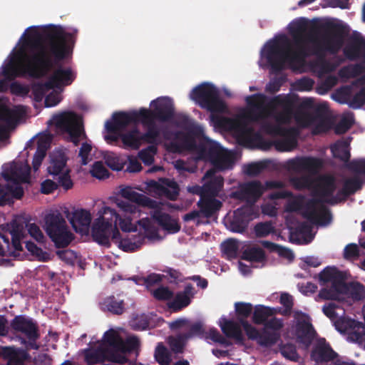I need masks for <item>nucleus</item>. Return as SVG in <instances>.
Segmentation results:
<instances>
[{
	"instance_id": "obj_1",
	"label": "nucleus",
	"mask_w": 365,
	"mask_h": 365,
	"mask_svg": "<svg viewBox=\"0 0 365 365\" xmlns=\"http://www.w3.org/2000/svg\"><path fill=\"white\" fill-rule=\"evenodd\" d=\"M26 31L21 46L3 67V75L9 81L44 77L72 51L77 34V30L66 32L62 26L53 24L44 26L41 32L36 26H30L23 36Z\"/></svg>"
},
{
	"instance_id": "obj_2",
	"label": "nucleus",
	"mask_w": 365,
	"mask_h": 365,
	"mask_svg": "<svg viewBox=\"0 0 365 365\" xmlns=\"http://www.w3.org/2000/svg\"><path fill=\"white\" fill-rule=\"evenodd\" d=\"M295 43L297 50L292 51L290 40L285 35H282L266 44L264 55L274 71H282L286 63L295 71L304 64L307 57L313 55V46L311 49L309 48L302 38H296Z\"/></svg>"
},
{
	"instance_id": "obj_3",
	"label": "nucleus",
	"mask_w": 365,
	"mask_h": 365,
	"mask_svg": "<svg viewBox=\"0 0 365 365\" xmlns=\"http://www.w3.org/2000/svg\"><path fill=\"white\" fill-rule=\"evenodd\" d=\"M324 33L320 38L317 33L309 35V41L313 42L312 53L317 56L314 67L320 75L334 71L336 66L325 58L326 52L335 54L339 51L344 43V29L338 24L327 22L322 26Z\"/></svg>"
},
{
	"instance_id": "obj_4",
	"label": "nucleus",
	"mask_w": 365,
	"mask_h": 365,
	"mask_svg": "<svg viewBox=\"0 0 365 365\" xmlns=\"http://www.w3.org/2000/svg\"><path fill=\"white\" fill-rule=\"evenodd\" d=\"M245 101L254 120L274 115L280 125L289 123L292 120L293 108L287 97L278 95L269 98L263 93H255L247 96Z\"/></svg>"
},
{
	"instance_id": "obj_5",
	"label": "nucleus",
	"mask_w": 365,
	"mask_h": 365,
	"mask_svg": "<svg viewBox=\"0 0 365 365\" xmlns=\"http://www.w3.org/2000/svg\"><path fill=\"white\" fill-rule=\"evenodd\" d=\"M174 138L178 142H171L169 145V150L180 153L182 150L197 152L200 158L206 155H212L216 153V148L208 140L202 141L198 144L196 139L204 138V130L202 127H194L187 130L186 132L177 131L174 133Z\"/></svg>"
},
{
	"instance_id": "obj_6",
	"label": "nucleus",
	"mask_w": 365,
	"mask_h": 365,
	"mask_svg": "<svg viewBox=\"0 0 365 365\" xmlns=\"http://www.w3.org/2000/svg\"><path fill=\"white\" fill-rule=\"evenodd\" d=\"M153 109L141 108L139 110L129 111V113H121L123 123L129 120H137L138 117H143L145 120L150 121L159 120L168 122L174 116V105L173 101L168 97H161L151 102Z\"/></svg>"
},
{
	"instance_id": "obj_7",
	"label": "nucleus",
	"mask_w": 365,
	"mask_h": 365,
	"mask_svg": "<svg viewBox=\"0 0 365 365\" xmlns=\"http://www.w3.org/2000/svg\"><path fill=\"white\" fill-rule=\"evenodd\" d=\"M121 113H129L125 111H118L115 112L112 115V120H107L105 124L106 130L110 133H118V131L125 130L130 124H138L141 123L142 125L147 128L146 132L142 133L140 132L141 143H146L150 144V145H155L158 144V138L160 136V130L158 128L155 120H152L148 121L145 120L143 117H138L137 120H129L123 123L121 120Z\"/></svg>"
},
{
	"instance_id": "obj_8",
	"label": "nucleus",
	"mask_w": 365,
	"mask_h": 365,
	"mask_svg": "<svg viewBox=\"0 0 365 365\" xmlns=\"http://www.w3.org/2000/svg\"><path fill=\"white\" fill-rule=\"evenodd\" d=\"M121 113H129L125 111H118L115 112L112 115V120H107L105 124L106 130L110 133H118V131L125 130L130 124H138L141 123L142 125L147 128L146 132L142 133L140 132L141 143H146L150 144V145H155L158 144V138L160 136V130L158 128L155 120H152L148 121L145 120L143 117H138L137 120H129L123 123L121 120Z\"/></svg>"
},
{
	"instance_id": "obj_9",
	"label": "nucleus",
	"mask_w": 365,
	"mask_h": 365,
	"mask_svg": "<svg viewBox=\"0 0 365 365\" xmlns=\"http://www.w3.org/2000/svg\"><path fill=\"white\" fill-rule=\"evenodd\" d=\"M101 215L98 220L101 222H110L113 228L112 240L118 244L119 248L125 252H134L138 250L143 245L146 236L142 234L132 235L130 237L121 238L120 233L118 228V220L120 215L114 209L109 207H104L100 212Z\"/></svg>"
},
{
	"instance_id": "obj_10",
	"label": "nucleus",
	"mask_w": 365,
	"mask_h": 365,
	"mask_svg": "<svg viewBox=\"0 0 365 365\" xmlns=\"http://www.w3.org/2000/svg\"><path fill=\"white\" fill-rule=\"evenodd\" d=\"M191 98L202 108L213 113H223L227 110L225 102L220 98L218 89L212 83H202L191 92Z\"/></svg>"
},
{
	"instance_id": "obj_11",
	"label": "nucleus",
	"mask_w": 365,
	"mask_h": 365,
	"mask_svg": "<svg viewBox=\"0 0 365 365\" xmlns=\"http://www.w3.org/2000/svg\"><path fill=\"white\" fill-rule=\"evenodd\" d=\"M51 121L58 129L68 134L70 141L76 146L79 144L81 137H86L81 118L73 111L54 115Z\"/></svg>"
},
{
	"instance_id": "obj_12",
	"label": "nucleus",
	"mask_w": 365,
	"mask_h": 365,
	"mask_svg": "<svg viewBox=\"0 0 365 365\" xmlns=\"http://www.w3.org/2000/svg\"><path fill=\"white\" fill-rule=\"evenodd\" d=\"M11 329L21 333L24 337L21 338V343L27 349L38 350L40 345L37 340L40 338L38 325L32 318L25 315H17L11 322Z\"/></svg>"
},
{
	"instance_id": "obj_13",
	"label": "nucleus",
	"mask_w": 365,
	"mask_h": 365,
	"mask_svg": "<svg viewBox=\"0 0 365 365\" xmlns=\"http://www.w3.org/2000/svg\"><path fill=\"white\" fill-rule=\"evenodd\" d=\"M46 231L57 248L66 247L73 240L68 230L66 222L61 213H51L46 216Z\"/></svg>"
},
{
	"instance_id": "obj_14",
	"label": "nucleus",
	"mask_w": 365,
	"mask_h": 365,
	"mask_svg": "<svg viewBox=\"0 0 365 365\" xmlns=\"http://www.w3.org/2000/svg\"><path fill=\"white\" fill-rule=\"evenodd\" d=\"M120 195L128 201L118 200V207L124 212L135 214L138 207L137 205L155 208L157 207V202L155 200L147 197L143 194L134 191L131 187H126L120 190Z\"/></svg>"
},
{
	"instance_id": "obj_15",
	"label": "nucleus",
	"mask_w": 365,
	"mask_h": 365,
	"mask_svg": "<svg viewBox=\"0 0 365 365\" xmlns=\"http://www.w3.org/2000/svg\"><path fill=\"white\" fill-rule=\"evenodd\" d=\"M336 189V179L331 174H324L319 176L313 187V195L318 197L319 202H327L335 205L340 202L339 195L334 196Z\"/></svg>"
},
{
	"instance_id": "obj_16",
	"label": "nucleus",
	"mask_w": 365,
	"mask_h": 365,
	"mask_svg": "<svg viewBox=\"0 0 365 365\" xmlns=\"http://www.w3.org/2000/svg\"><path fill=\"white\" fill-rule=\"evenodd\" d=\"M320 200L311 199L304 205L303 210V217L311 222L320 225H327L331 223L332 215L330 210L324 205H322L319 207L317 206Z\"/></svg>"
},
{
	"instance_id": "obj_17",
	"label": "nucleus",
	"mask_w": 365,
	"mask_h": 365,
	"mask_svg": "<svg viewBox=\"0 0 365 365\" xmlns=\"http://www.w3.org/2000/svg\"><path fill=\"white\" fill-rule=\"evenodd\" d=\"M101 346L108 349L109 360L123 364L124 357L118 355V352H124V341L113 329H109L105 332Z\"/></svg>"
},
{
	"instance_id": "obj_18",
	"label": "nucleus",
	"mask_w": 365,
	"mask_h": 365,
	"mask_svg": "<svg viewBox=\"0 0 365 365\" xmlns=\"http://www.w3.org/2000/svg\"><path fill=\"white\" fill-rule=\"evenodd\" d=\"M264 187L259 180H252L242 183L234 196L241 200L254 204L263 195Z\"/></svg>"
},
{
	"instance_id": "obj_19",
	"label": "nucleus",
	"mask_w": 365,
	"mask_h": 365,
	"mask_svg": "<svg viewBox=\"0 0 365 365\" xmlns=\"http://www.w3.org/2000/svg\"><path fill=\"white\" fill-rule=\"evenodd\" d=\"M324 162L321 158L307 156L297 158L289 161V167L294 171H305L315 175L323 168Z\"/></svg>"
},
{
	"instance_id": "obj_20",
	"label": "nucleus",
	"mask_w": 365,
	"mask_h": 365,
	"mask_svg": "<svg viewBox=\"0 0 365 365\" xmlns=\"http://www.w3.org/2000/svg\"><path fill=\"white\" fill-rule=\"evenodd\" d=\"M230 129L233 132L237 143L241 145H246L250 143L253 137H259L255 130L247 125L240 119L229 120Z\"/></svg>"
},
{
	"instance_id": "obj_21",
	"label": "nucleus",
	"mask_w": 365,
	"mask_h": 365,
	"mask_svg": "<svg viewBox=\"0 0 365 365\" xmlns=\"http://www.w3.org/2000/svg\"><path fill=\"white\" fill-rule=\"evenodd\" d=\"M303 316L307 319L297 320L295 332L297 341L302 344L305 349H308L317 334L313 325L309 321V317L305 314Z\"/></svg>"
},
{
	"instance_id": "obj_22",
	"label": "nucleus",
	"mask_w": 365,
	"mask_h": 365,
	"mask_svg": "<svg viewBox=\"0 0 365 365\" xmlns=\"http://www.w3.org/2000/svg\"><path fill=\"white\" fill-rule=\"evenodd\" d=\"M31 168L27 164L14 163L2 173L3 178L14 184L28 182L30 180Z\"/></svg>"
},
{
	"instance_id": "obj_23",
	"label": "nucleus",
	"mask_w": 365,
	"mask_h": 365,
	"mask_svg": "<svg viewBox=\"0 0 365 365\" xmlns=\"http://www.w3.org/2000/svg\"><path fill=\"white\" fill-rule=\"evenodd\" d=\"M336 328L340 331H345L348 328V338L354 342L361 344L365 341V324L356 320H341L336 322Z\"/></svg>"
},
{
	"instance_id": "obj_24",
	"label": "nucleus",
	"mask_w": 365,
	"mask_h": 365,
	"mask_svg": "<svg viewBox=\"0 0 365 365\" xmlns=\"http://www.w3.org/2000/svg\"><path fill=\"white\" fill-rule=\"evenodd\" d=\"M53 180H45L41 182V191L42 193L48 195L57 190L58 187H63L65 190H70L73 186V182L70 176V171L66 170L62 175L56 177L53 176Z\"/></svg>"
},
{
	"instance_id": "obj_25",
	"label": "nucleus",
	"mask_w": 365,
	"mask_h": 365,
	"mask_svg": "<svg viewBox=\"0 0 365 365\" xmlns=\"http://www.w3.org/2000/svg\"><path fill=\"white\" fill-rule=\"evenodd\" d=\"M110 222H101L96 219L92 226L91 236L99 245L110 247V237L113 236V228Z\"/></svg>"
},
{
	"instance_id": "obj_26",
	"label": "nucleus",
	"mask_w": 365,
	"mask_h": 365,
	"mask_svg": "<svg viewBox=\"0 0 365 365\" xmlns=\"http://www.w3.org/2000/svg\"><path fill=\"white\" fill-rule=\"evenodd\" d=\"M337 356V354L324 338L317 340L311 352V358L316 362H328Z\"/></svg>"
},
{
	"instance_id": "obj_27",
	"label": "nucleus",
	"mask_w": 365,
	"mask_h": 365,
	"mask_svg": "<svg viewBox=\"0 0 365 365\" xmlns=\"http://www.w3.org/2000/svg\"><path fill=\"white\" fill-rule=\"evenodd\" d=\"M76 78V75L71 68H63L60 65L53 71L48 81L53 86V88H60L71 85Z\"/></svg>"
},
{
	"instance_id": "obj_28",
	"label": "nucleus",
	"mask_w": 365,
	"mask_h": 365,
	"mask_svg": "<svg viewBox=\"0 0 365 365\" xmlns=\"http://www.w3.org/2000/svg\"><path fill=\"white\" fill-rule=\"evenodd\" d=\"M215 170L212 168L208 170L203 179H207V182L203 184L204 194L205 197H216L218 195L224 185V179L221 175H215Z\"/></svg>"
},
{
	"instance_id": "obj_29",
	"label": "nucleus",
	"mask_w": 365,
	"mask_h": 365,
	"mask_svg": "<svg viewBox=\"0 0 365 365\" xmlns=\"http://www.w3.org/2000/svg\"><path fill=\"white\" fill-rule=\"evenodd\" d=\"M195 294V288L191 284L185 285L184 290L176 293L174 299L168 305L173 312H179L191 303Z\"/></svg>"
},
{
	"instance_id": "obj_30",
	"label": "nucleus",
	"mask_w": 365,
	"mask_h": 365,
	"mask_svg": "<svg viewBox=\"0 0 365 365\" xmlns=\"http://www.w3.org/2000/svg\"><path fill=\"white\" fill-rule=\"evenodd\" d=\"M49 165L48 166V173L53 176H59L69 169H65L67 163V157L61 150H53L49 155Z\"/></svg>"
},
{
	"instance_id": "obj_31",
	"label": "nucleus",
	"mask_w": 365,
	"mask_h": 365,
	"mask_svg": "<svg viewBox=\"0 0 365 365\" xmlns=\"http://www.w3.org/2000/svg\"><path fill=\"white\" fill-rule=\"evenodd\" d=\"M250 220L251 212L249 209L238 208L230 221L229 229L233 232L242 233L247 230Z\"/></svg>"
},
{
	"instance_id": "obj_32",
	"label": "nucleus",
	"mask_w": 365,
	"mask_h": 365,
	"mask_svg": "<svg viewBox=\"0 0 365 365\" xmlns=\"http://www.w3.org/2000/svg\"><path fill=\"white\" fill-rule=\"evenodd\" d=\"M70 222L76 232L86 235L91 222V215L83 209L76 210L72 214Z\"/></svg>"
},
{
	"instance_id": "obj_33",
	"label": "nucleus",
	"mask_w": 365,
	"mask_h": 365,
	"mask_svg": "<svg viewBox=\"0 0 365 365\" xmlns=\"http://www.w3.org/2000/svg\"><path fill=\"white\" fill-rule=\"evenodd\" d=\"M24 195V190L19 184L15 185L0 184V206L10 205L14 199L19 200Z\"/></svg>"
},
{
	"instance_id": "obj_34",
	"label": "nucleus",
	"mask_w": 365,
	"mask_h": 365,
	"mask_svg": "<svg viewBox=\"0 0 365 365\" xmlns=\"http://www.w3.org/2000/svg\"><path fill=\"white\" fill-rule=\"evenodd\" d=\"M151 216L163 230L170 233H177L180 230L178 221L173 219L169 214L158 210H155Z\"/></svg>"
},
{
	"instance_id": "obj_35",
	"label": "nucleus",
	"mask_w": 365,
	"mask_h": 365,
	"mask_svg": "<svg viewBox=\"0 0 365 365\" xmlns=\"http://www.w3.org/2000/svg\"><path fill=\"white\" fill-rule=\"evenodd\" d=\"M299 135V130L296 128L295 133L287 132L281 136L282 139L274 141V145L277 150L280 152H287L294 150L297 145V137Z\"/></svg>"
},
{
	"instance_id": "obj_36",
	"label": "nucleus",
	"mask_w": 365,
	"mask_h": 365,
	"mask_svg": "<svg viewBox=\"0 0 365 365\" xmlns=\"http://www.w3.org/2000/svg\"><path fill=\"white\" fill-rule=\"evenodd\" d=\"M138 125L130 124L129 125H133V128L130 130L120 135V138L125 147L137 150L141 145L140 131Z\"/></svg>"
},
{
	"instance_id": "obj_37",
	"label": "nucleus",
	"mask_w": 365,
	"mask_h": 365,
	"mask_svg": "<svg viewBox=\"0 0 365 365\" xmlns=\"http://www.w3.org/2000/svg\"><path fill=\"white\" fill-rule=\"evenodd\" d=\"M200 212L207 218L211 217L222 206V203L215 197H205L197 202Z\"/></svg>"
},
{
	"instance_id": "obj_38",
	"label": "nucleus",
	"mask_w": 365,
	"mask_h": 365,
	"mask_svg": "<svg viewBox=\"0 0 365 365\" xmlns=\"http://www.w3.org/2000/svg\"><path fill=\"white\" fill-rule=\"evenodd\" d=\"M85 361L88 365L100 364L106 357L109 359L108 349L99 346L96 349H86L83 350Z\"/></svg>"
},
{
	"instance_id": "obj_39",
	"label": "nucleus",
	"mask_w": 365,
	"mask_h": 365,
	"mask_svg": "<svg viewBox=\"0 0 365 365\" xmlns=\"http://www.w3.org/2000/svg\"><path fill=\"white\" fill-rule=\"evenodd\" d=\"M364 181L359 176L346 178L343 183L342 188L337 192V195H343L344 198L354 195L356 191L362 188Z\"/></svg>"
},
{
	"instance_id": "obj_40",
	"label": "nucleus",
	"mask_w": 365,
	"mask_h": 365,
	"mask_svg": "<svg viewBox=\"0 0 365 365\" xmlns=\"http://www.w3.org/2000/svg\"><path fill=\"white\" fill-rule=\"evenodd\" d=\"M4 354L9 359L7 365H25L24 362L31 359L26 350H16L11 347L5 349Z\"/></svg>"
},
{
	"instance_id": "obj_41",
	"label": "nucleus",
	"mask_w": 365,
	"mask_h": 365,
	"mask_svg": "<svg viewBox=\"0 0 365 365\" xmlns=\"http://www.w3.org/2000/svg\"><path fill=\"white\" fill-rule=\"evenodd\" d=\"M223 323H220V326L222 332L228 338L235 339L237 341H242L243 336L240 326L232 320H228L223 318Z\"/></svg>"
},
{
	"instance_id": "obj_42",
	"label": "nucleus",
	"mask_w": 365,
	"mask_h": 365,
	"mask_svg": "<svg viewBox=\"0 0 365 365\" xmlns=\"http://www.w3.org/2000/svg\"><path fill=\"white\" fill-rule=\"evenodd\" d=\"M361 49L365 51V39L356 34L351 37V44L344 48V53L348 58L352 60L358 57Z\"/></svg>"
},
{
	"instance_id": "obj_43",
	"label": "nucleus",
	"mask_w": 365,
	"mask_h": 365,
	"mask_svg": "<svg viewBox=\"0 0 365 365\" xmlns=\"http://www.w3.org/2000/svg\"><path fill=\"white\" fill-rule=\"evenodd\" d=\"M102 305L104 309L116 315H121L125 309L124 301L113 295L104 299Z\"/></svg>"
},
{
	"instance_id": "obj_44",
	"label": "nucleus",
	"mask_w": 365,
	"mask_h": 365,
	"mask_svg": "<svg viewBox=\"0 0 365 365\" xmlns=\"http://www.w3.org/2000/svg\"><path fill=\"white\" fill-rule=\"evenodd\" d=\"M214 146L216 148V153L212 156L217 155L216 159L213 162L215 167L220 170L232 168L234 164L232 154L230 153L218 154L217 148L215 145Z\"/></svg>"
},
{
	"instance_id": "obj_45",
	"label": "nucleus",
	"mask_w": 365,
	"mask_h": 365,
	"mask_svg": "<svg viewBox=\"0 0 365 365\" xmlns=\"http://www.w3.org/2000/svg\"><path fill=\"white\" fill-rule=\"evenodd\" d=\"M274 314V309L263 305H257L253 312L252 321L255 324H264L267 318Z\"/></svg>"
},
{
	"instance_id": "obj_46",
	"label": "nucleus",
	"mask_w": 365,
	"mask_h": 365,
	"mask_svg": "<svg viewBox=\"0 0 365 365\" xmlns=\"http://www.w3.org/2000/svg\"><path fill=\"white\" fill-rule=\"evenodd\" d=\"M10 235H11V244H10V247L11 246L14 248L12 252H14V257H16V255L15 252L21 251L23 250L21 243V240L24 237L23 226L17 223H14L12 225V229L10 231Z\"/></svg>"
},
{
	"instance_id": "obj_47",
	"label": "nucleus",
	"mask_w": 365,
	"mask_h": 365,
	"mask_svg": "<svg viewBox=\"0 0 365 365\" xmlns=\"http://www.w3.org/2000/svg\"><path fill=\"white\" fill-rule=\"evenodd\" d=\"M22 114L19 109L4 107L0 109V120L4 121L9 125H14L22 116Z\"/></svg>"
},
{
	"instance_id": "obj_48",
	"label": "nucleus",
	"mask_w": 365,
	"mask_h": 365,
	"mask_svg": "<svg viewBox=\"0 0 365 365\" xmlns=\"http://www.w3.org/2000/svg\"><path fill=\"white\" fill-rule=\"evenodd\" d=\"M48 146L49 143L48 141H43L41 140L38 141L37 149L32 160V165L34 171L38 170L41 166L43 160L46 157Z\"/></svg>"
},
{
	"instance_id": "obj_49",
	"label": "nucleus",
	"mask_w": 365,
	"mask_h": 365,
	"mask_svg": "<svg viewBox=\"0 0 365 365\" xmlns=\"http://www.w3.org/2000/svg\"><path fill=\"white\" fill-rule=\"evenodd\" d=\"M241 258L250 262H261L265 259V253L262 248L253 247L244 250Z\"/></svg>"
},
{
	"instance_id": "obj_50",
	"label": "nucleus",
	"mask_w": 365,
	"mask_h": 365,
	"mask_svg": "<svg viewBox=\"0 0 365 365\" xmlns=\"http://www.w3.org/2000/svg\"><path fill=\"white\" fill-rule=\"evenodd\" d=\"M53 89V86L51 85L48 81L45 83H35L31 86V92L34 96V100L36 102L42 101L45 97L46 93L50 90Z\"/></svg>"
},
{
	"instance_id": "obj_51",
	"label": "nucleus",
	"mask_w": 365,
	"mask_h": 365,
	"mask_svg": "<svg viewBox=\"0 0 365 365\" xmlns=\"http://www.w3.org/2000/svg\"><path fill=\"white\" fill-rule=\"evenodd\" d=\"M331 151L334 158L347 163L349 161L351 154L345 143H336L331 147Z\"/></svg>"
},
{
	"instance_id": "obj_52",
	"label": "nucleus",
	"mask_w": 365,
	"mask_h": 365,
	"mask_svg": "<svg viewBox=\"0 0 365 365\" xmlns=\"http://www.w3.org/2000/svg\"><path fill=\"white\" fill-rule=\"evenodd\" d=\"M279 338V335L275 331H270L263 329L259 334L257 343L264 346H269L275 344Z\"/></svg>"
},
{
	"instance_id": "obj_53",
	"label": "nucleus",
	"mask_w": 365,
	"mask_h": 365,
	"mask_svg": "<svg viewBox=\"0 0 365 365\" xmlns=\"http://www.w3.org/2000/svg\"><path fill=\"white\" fill-rule=\"evenodd\" d=\"M155 359L160 365H170L171 355L163 343H159L155 350Z\"/></svg>"
},
{
	"instance_id": "obj_54",
	"label": "nucleus",
	"mask_w": 365,
	"mask_h": 365,
	"mask_svg": "<svg viewBox=\"0 0 365 365\" xmlns=\"http://www.w3.org/2000/svg\"><path fill=\"white\" fill-rule=\"evenodd\" d=\"M173 118H174V123L177 127L185 130L192 129L194 127H201L195 124L192 119L186 114L178 113L175 115H174Z\"/></svg>"
},
{
	"instance_id": "obj_55",
	"label": "nucleus",
	"mask_w": 365,
	"mask_h": 365,
	"mask_svg": "<svg viewBox=\"0 0 365 365\" xmlns=\"http://www.w3.org/2000/svg\"><path fill=\"white\" fill-rule=\"evenodd\" d=\"M307 22L305 19L301 18L292 22L289 26V32L294 38H302V35L307 31Z\"/></svg>"
},
{
	"instance_id": "obj_56",
	"label": "nucleus",
	"mask_w": 365,
	"mask_h": 365,
	"mask_svg": "<svg viewBox=\"0 0 365 365\" xmlns=\"http://www.w3.org/2000/svg\"><path fill=\"white\" fill-rule=\"evenodd\" d=\"M188 339L185 334H178L176 336H170L168 343L171 350L175 354H180L183 351L185 342Z\"/></svg>"
},
{
	"instance_id": "obj_57",
	"label": "nucleus",
	"mask_w": 365,
	"mask_h": 365,
	"mask_svg": "<svg viewBox=\"0 0 365 365\" xmlns=\"http://www.w3.org/2000/svg\"><path fill=\"white\" fill-rule=\"evenodd\" d=\"M343 272L334 267H327L319 274V281L323 284L331 282L333 279H337L338 275Z\"/></svg>"
},
{
	"instance_id": "obj_58",
	"label": "nucleus",
	"mask_w": 365,
	"mask_h": 365,
	"mask_svg": "<svg viewBox=\"0 0 365 365\" xmlns=\"http://www.w3.org/2000/svg\"><path fill=\"white\" fill-rule=\"evenodd\" d=\"M256 237H265L274 232V227L270 221L257 223L254 227Z\"/></svg>"
},
{
	"instance_id": "obj_59",
	"label": "nucleus",
	"mask_w": 365,
	"mask_h": 365,
	"mask_svg": "<svg viewBox=\"0 0 365 365\" xmlns=\"http://www.w3.org/2000/svg\"><path fill=\"white\" fill-rule=\"evenodd\" d=\"M26 248L32 255L36 257L40 261L46 262L49 259V254L43 251L33 242H26Z\"/></svg>"
},
{
	"instance_id": "obj_60",
	"label": "nucleus",
	"mask_w": 365,
	"mask_h": 365,
	"mask_svg": "<svg viewBox=\"0 0 365 365\" xmlns=\"http://www.w3.org/2000/svg\"><path fill=\"white\" fill-rule=\"evenodd\" d=\"M166 187H163L162 191L165 196L170 200H175L180 192L178 183L173 180H167Z\"/></svg>"
},
{
	"instance_id": "obj_61",
	"label": "nucleus",
	"mask_w": 365,
	"mask_h": 365,
	"mask_svg": "<svg viewBox=\"0 0 365 365\" xmlns=\"http://www.w3.org/2000/svg\"><path fill=\"white\" fill-rule=\"evenodd\" d=\"M239 245L237 240L230 239L222 244V251L228 258L235 259L237 256Z\"/></svg>"
},
{
	"instance_id": "obj_62",
	"label": "nucleus",
	"mask_w": 365,
	"mask_h": 365,
	"mask_svg": "<svg viewBox=\"0 0 365 365\" xmlns=\"http://www.w3.org/2000/svg\"><path fill=\"white\" fill-rule=\"evenodd\" d=\"M157 153L155 145H149L147 148L139 152V158L145 165H150L154 161V155Z\"/></svg>"
},
{
	"instance_id": "obj_63",
	"label": "nucleus",
	"mask_w": 365,
	"mask_h": 365,
	"mask_svg": "<svg viewBox=\"0 0 365 365\" xmlns=\"http://www.w3.org/2000/svg\"><path fill=\"white\" fill-rule=\"evenodd\" d=\"M235 307L239 321L240 319H244L247 320V318L250 316L252 312V304L250 303L236 302Z\"/></svg>"
},
{
	"instance_id": "obj_64",
	"label": "nucleus",
	"mask_w": 365,
	"mask_h": 365,
	"mask_svg": "<svg viewBox=\"0 0 365 365\" xmlns=\"http://www.w3.org/2000/svg\"><path fill=\"white\" fill-rule=\"evenodd\" d=\"M346 103L353 109H359L365 105V87L361 88Z\"/></svg>"
}]
</instances>
